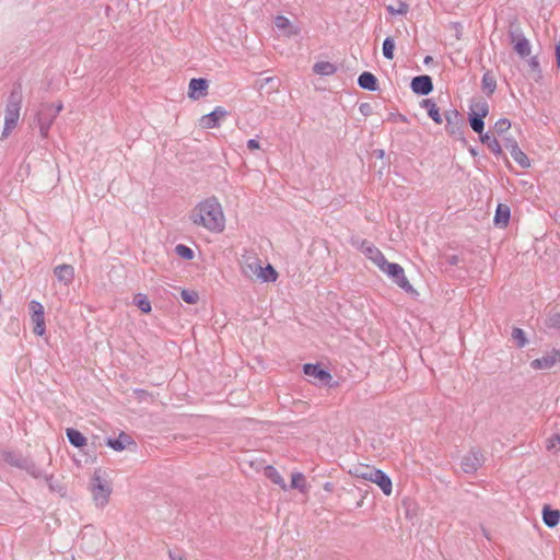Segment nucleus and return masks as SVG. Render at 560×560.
I'll return each instance as SVG.
<instances>
[{
    "instance_id": "obj_37",
    "label": "nucleus",
    "mask_w": 560,
    "mask_h": 560,
    "mask_svg": "<svg viewBox=\"0 0 560 560\" xmlns=\"http://www.w3.org/2000/svg\"><path fill=\"white\" fill-rule=\"evenodd\" d=\"M394 50H395V40L393 37L387 36L383 42V47H382L383 56L386 59L392 60V59H394Z\"/></svg>"
},
{
    "instance_id": "obj_28",
    "label": "nucleus",
    "mask_w": 560,
    "mask_h": 560,
    "mask_svg": "<svg viewBox=\"0 0 560 560\" xmlns=\"http://www.w3.org/2000/svg\"><path fill=\"white\" fill-rule=\"evenodd\" d=\"M481 89L487 96H491L494 93L497 89V80L490 71L483 73L481 79Z\"/></svg>"
},
{
    "instance_id": "obj_8",
    "label": "nucleus",
    "mask_w": 560,
    "mask_h": 560,
    "mask_svg": "<svg viewBox=\"0 0 560 560\" xmlns=\"http://www.w3.org/2000/svg\"><path fill=\"white\" fill-rule=\"evenodd\" d=\"M57 116H55L48 105H45L44 103L40 104V107L36 114V124L39 128V133L42 138H47L49 133V129L51 125L54 124Z\"/></svg>"
},
{
    "instance_id": "obj_60",
    "label": "nucleus",
    "mask_w": 560,
    "mask_h": 560,
    "mask_svg": "<svg viewBox=\"0 0 560 560\" xmlns=\"http://www.w3.org/2000/svg\"><path fill=\"white\" fill-rule=\"evenodd\" d=\"M271 81H273V79H272V78H266V79L264 80V83H265V84H268V83H270Z\"/></svg>"
},
{
    "instance_id": "obj_34",
    "label": "nucleus",
    "mask_w": 560,
    "mask_h": 560,
    "mask_svg": "<svg viewBox=\"0 0 560 560\" xmlns=\"http://www.w3.org/2000/svg\"><path fill=\"white\" fill-rule=\"evenodd\" d=\"M133 303L141 312L145 314L150 313L152 310L151 302L149 301L148 296L143 293L136 294Z\"/></svg>"
},
{
    "instance_id": "obj_13",
    "label": "nucleus",
    "mask_w": 560,
    "mask_h": 560,
    "mask_svg": "<svg viewBox=\"0 0 560 560\" xmlns=\"http://www.w3.org/2000/svg\"><path fill=\"white\" fill-rule=\"evenodd\" d=\"M303 372L306 376L314 377L323 384H327L331 380V374L329 373V371L323 369L318 363L304 364Z\"/></svg>"
},
{
    "instance_id": "obj_4",
    "label": "nucleus",
    "mask_w": 560,
    "mask_h": 560,
    "mask_svg": "<svg viewBox=\"0 0 560 560\" xmlns=\"http://www.w3.org/2000/svg\"><path fill=\"white\" fill-rule=\"evenodd\" d=\"M380 269L386 273L394 283H396L400 289L410 294H416L417 291L410 284L409 280L405 276L404 268L397 262H389L387 259L385 264L380 266Z\"/></svg>"
},
{
    "instance_id": "obj_24",
    "label": "nucleus",
    "mask_w": 560,
    "mask_h": 560,
    "mask_svg": "<svg viewBox=\"0 0 560 560\" xmlns=\"http://www.w3.org/2000/svg\"><path fill=\"white\" fill-rule=\"evenodd\" d=\"M26 456H23L19 452L14 451H3L1 453V458L9 464L12 467L20 468L22 466V463Z\"/></svg>"
},
{
    "instance_id": "obj_55",
    "label": "nucleus",
    "mask_w": 560,
    "mask_h": 560,
    "mask_svg": "<svg viewBox=\"0 0 560 560\" xmlns=\"http://www.w3.org/2000/svg\"><path fill=\"white\" fill-rule=\"evenodd\" d=\"M555 442H557L560 445V434H555L550 440L548 444V448H552L556 446Z\"/></svg>"
},
{
    "instance_id": "obj_18",
    "label": "nucleus",
    "mask_w": 560,
    "mask_h": 560,
    "mask_svg": "<svg viewBox=\"0 0 560 560\" xmlns=\"http://www.w3.org/2000/svg\"><path fill=\"white\" fill-rule=\"evenodd\" d=\"M54 273L58 281L66 285L70 284L74 279V268L68 264L58 265L54 269Z\"/></svg>"
},
{
    "instance_id": "obj_33",
    "label": "nucleus",
    "mask_w": 560,
    "mask_h": 560,
    "mask_svg": "<svg viewBox=\"0 0 560 560\" xmlns=\"http://www.w3.org/2000/svg\"><path fill=\"white\" fill-rule=\"evenodd\" d=\"M513 49L523 59L528 57L532 52V46L528 39H521L515 42Z\"/></svg>"
},
{
    "instance_id": "obj_43",
    "label": "nucleus",
    "mask_w": 560,
    "mask_h": 560,
    "mask_svg": "<svg viewBox=\"0 0 560 560\" xmlns=\"http://www.w3.org/2000/svg\"><path fill=\"white\" fill-rule=\"evenodd\" d=\"M546 326L548 328H560V311L549 314V316L546 319Z\"/></svg>"
},
{
    "instance_id": "obj_62",
    "label": "nucleus",
    "mask_w": 560,
    "mask_h": 560,
    "mask_svg": "<svg viewBox=\"0 0 560 560\" xmlns=\"http://www.w3.org/2000/svg\"><path fill=\"white\" fill-rule=\"evenodd\" d=\"M384 151L377 152V155L383 156Z\"/></svg>"
},
{
    "instance_id": "obj_27",
    "label": "nucleus",
    "mask_w": 560,
    "mask_h": 560,
    "mask_svg": "<svg viewBox=\"0 0 560 560\" xmlns=\"http://www.w3.org/2000/svg\"><path fill=\"white\" fill-rule=\"evenodd\" d=\"M243 272L245 276L252 278L253 276L257 277L258 270L260 269V260L257 257H248L243 267Z\"/></svg>"
},
{
    "instance_id": "obj_39",
    "label": "nucleus",
    "mask_w": 560,
    "mask_h": 560,
    "mask_svg": "<svg viewBox=\"0 0 560 560\" xmlns=\"http://www.w3.org/2000/svg\"><path fill=\"white\" fill-rule=\"evenodd\" d=\"M512 339L515 341L518 348H524L528 340L525 336V332L522 328L514 327L512 330Z\"/></svg>"
},
{
    "instance_id": "obj_49",
    "label": "nucleus",
    "mask_w": 560,
    "mask_h": 560,
    "mask_svg": "<svg viewBox=\"0 0 560 560\" xmlns=\"http://www.w3.org/2000/svg\"><path fill=\"white\" fill-rule=\"evenodd\" d=\"M504 147L510 151V153H512V150L514 148H515V150H517L520 148L516 140L513 138H506L504 140Z\"/></svg>"
},
{
    "instance_id": "obj_40",
    "label": "nucleus",
    "mask_w": 560,
    "mask_h": 560,
    "mask_svg": "<svg viewBox=\"0 0 560 560\" xmlns=\"http://www.w3.org/2000/svg\"><path fill=\"white\" fill-rule=\"evenodd\" d=\"M175 253L185 260H191L194 258V250L184 244H178L175 246Z\"/></svg>"
},
{
    "instance_id": "obj_51",
    "label": "nucleus",
    "mask_w": 560,
    "mask_h": 560,
    "mask_svg": "<svg viewBox=\"0 0 560 560\" xmlns=\"http://www.w3.org/2000/svg\"><path fill=\"white\" fill-rule=\"evenodd\" d=\"M247 148L249 150H257L260 148L259 141L257 139H249L247 141Z\"/></svg>"
},
{
    "instance_id": "obj_32",
    "label": "nucleus",
    "mask_w": 560,
    "mask_h": 560,
    "mask_svg": "<svg viewBox=\"0 0 560 560\" xmlns=\"http://www.w3.org/2000/svg\"><path fill=\"white\" fill-rule=\"evenodd\" d=\"M266 476L276 485H278L282 490H287L288 486L283 479V477L279 474V471L273 466H267Z\"/></svg>"
},
{
    "instance_id": "obj_57",
    "label": "nucleus",
    "mask_w": 560,
    "mask_h": 560,
    "mask_svg": "<svg viewBox=\"0 0 560 560\" xmlns=\"http://www.w3.org/2000/svg\"><path fill=\"white\" fill-rule=\"evenodd\" d=\"M168 557L171 560H183L180 555L172 550L168 551Z\"/></svg>"
},
{
    "instance_id": "obj_9",
    "label": "nucleus",
    "mask_w": 560,
    "mask_h": 560,
    "mask_svg": "<svg viewBox=\"0 0 560 560\" xmlns=\"http://www.w3.org/2000/svg\"><path fill=\"white\" fill-rule=\"evenodd\" d=\"M483 455L478 450H471L468 454H466L460 462L462 470L465 474L472 475L475 474L483 464Z\"/></svg>"
},
{
    "instance_id": "obj_17",
    "label": "nucleus",
    "mask_w": 560,
    "mask_h": 560,
    "mask_svg": "<svg viewBox=\"0 0 560 560\" xmlns=\"http://www.w3.org/2000/svg\"><path fill=\"white\" fill-rule=\"evenodd\" d=\"M358 85L370 92H375L380 89L377 78L370 71H364L359 75Z\"/></svg>"
},
{
    "instance_id": "obj_6",
    "label": "nucleus",
    "mask_w": 560,
    "mask_h": 560,
    "mask_svg": "<svg viewBox=\"0 0 560 560\" xmlns=\"http://www.w3.org/2000/svg\"><path fill=\"white\" fill-rule=\"evenodd\" d=\"M444 118L446 120V132L451 137H454L466 143V138L464 135L465 121L463 115L457 109L452 108L444 113Z\"/></svg>"
},
{
    "instance_id": "obj_52",
    "label": "nucleus",
    "mask_w": 560,
    "mask_h": 560,
    "mask_svg": "<svg viewBox=\"0 0 560 560\" xmlns=\"http://www.w3.org/2000/svg\"><path fill=\"white\" fill-rule=\"evenodd\" d=\"M135 394L139 399H147L150 394L145 389L137 388L135 389Z\"/></svg>"
},
{
    "instance_id": "obj_23",
    "label": "nucleus",
    "mask_w": 560,
    "mask_h": 560,
    "mask_svg": "<svg viewBox=\"0 0 560 560\" xmlns=\"http://www.w3.org/2000/svg\"><path fill=\"white\" fill-rule=\"evenodd\" d=\"M68 441L74 447H83L86 445V438L77 429L68 428L66 431Z\"/></svg>"
},
{
    "instance_id": "obj_36",
    "label": "nucleus",
    "mask_w": 560,
    "mask_h": 560,
    "mask_svg": "<svg viewBox=\"0 0 560 560\" xmlns=\"http://www.w3.org/2000/svg\"><path fill=\"white\" fill-rule=\"evenodd\" d=\"M511 156L514 159V161L523 168L530 167V161L528 156L518 148L515 150V148L512 150Z\"/></svg>"
},
{
    "instance_id": "obj_15",
    "label": "nucleus",
    "mask_w": 560,
    "mask_h": 560,
    "mask_svg": "<svg viewBox=\"0 0 560 560\" xmlns=\"http://www.w3.org/2000/svg\"><path fill=\"white\" fill-rule=\"evenodd\" d=\"M208 80L203 78H192L188 86V96L191 100H198L201 96L207 95L208 92Z\"/></svg>"
},
{
    "instance_id": "obj_11",
    "label": "nucleus",
    "mask_w": 560,
    "mask_h": 560,
    "mask_svg": "<svg viewBox=\"0 0 560 560\" xmlns=\"http://www.w3.org/2000/svg\"><path fill=\"white\" fill-rule=\"evenodd\" d=\"M433 88L432 78L428 74L417 75L410 82L411 91L419 96L429 95Z\"/></svg>"
},
{
    "instance_id": "obj_30",
    "label": "nucleus",
    "mask_w": 560,
    "mask_h": 560,
    "mask_svg": "<svg viewBox=\"0 0 560 560\" xmlns=\"http://www.w3.org/2000/svg\"><path fill=\"white\" fill-rule=\"evenodd\" d=\"M20 469L25 470L28 475L34 478H42L45 474H43L42 469L30 458L25 457Z\"/></svg>"
},
{
    "instance_id": "obj_56",
    "label": "nucleus",
    "mask_w": 560,
    "mask_h": 560,
    "mask_svg": "<svg viewBox=\"0 0 560 560\" xmlns=\"http://www.w3.org/2000/svg\"><path fill=\"white\" fill-rule=\"evenodd\" d=\"M459 262V258L457 255H451L450 257H447V264L451 265V266H455Z\"/></svg>"
},
{
    "instance_id": "obj_19",
    "label": "nucleus",
    "mask_w": 560,
    "mask_h": 560,
    "mask_svg": "<svg viewBox=\"0 0 560 560\" xmlns=\"http://www.w3.org/2000/svg\"><path fill=\"white\" fill-rule=\"evenodd\" d=\"M105 444L116 452H121L128 444H135V442L128 434L121 432L118 438H107Z\"/></svg>"
},
{
    "instance_id": "obj_46",
    "label": "nucleus",
    "mask_w": 560,
    "mask_h": 560,
    "mask_svg": "<svg viewBox=\"0 0 560 560\" xmlns=\"http://www.w3.org/2000/svg\"><path fill=\"white\" fill-rule=\"evenodd\" d=\"M275 25L279 28V30H284L287 27H289L291 25V22L290 20L284 16V15H278L276 19H275Z\"/></svg>"
},
{
    "instance_id": "obj_14",
    "label": "nucleus",
    "mask_w": 560,
    "mask_h": 560,
    "mask_svg": "<svg viewBox=\"0 0 560 560\" xmlns=\"http://www.w3.org/2000/svg\"><path fill=\"white\" fill-rule=\"evenodd\" d=\"M226 115L228 112L223 107L217 106L211 113L201 117L200 125L207 129L215 128L219 126L220 120Z\"/></svg>"
},
{
    "instance_id": "obj_50",
    "label": "nucleus",
    "mask_w": 560,
    "mask_h": 560,
    "mask_svg": "<svg viewBox=\"0 0 560 560\" xmlns=\"http://www.w3.org/2000/svg\"><path fill=\"white\" fill-rule=\"evenodd\" d=\"M389 119H393L395 121H401V122L408 121L407 117L402 114H390Z\"/></svg>"
},
{
    "instance_id": "obj_12",
    "label": "nucleus",
    "mask_w": 560,
    "mask_h": 560,
    "mask_svg": "<svg viewBox=\"0 0 560 560\" xmlns=\"http://www.w3.org/2000/svg\"><path fill=\"white\" fill-rule=\"evenodd\" d=\"M558 362H560V349H552L550 353L533 360L530 368L533 370H549Z\"/></svg>"
},
{
    "instance_id": "obj_63",
    "label": "nucleus",
    "mask_w": 560,
    "mask_h": 560,
    "mask_svg": "<svg viewBox=\"0 0 560 560\" xmlns=\"http://www.w3.org/2000/svg\"><path fill=\"white\" fill-rule=\"evenodd\" d=\"M456 37H457V39H460V34L456 33Z\"/></svg>"
},
{
    "instance_id": "obj_53",
    "label": "nucleus",
    "mask_w": 560,
    "mask_h": 560,
    "mask_svg": "<svg viewBox=\"0 0 560 560\" xmlns=\"http://www.w3.org/2000/svg\"><path fill=\"white\" fill-rule=\"evenodd\" d=\"M555 57L557 67L560 68V40L555 46Z\"/></svg>"
},
{
    "instance_id": "obj_22",
    "label": "nucleus",
    "mask_w": 560,
    "mask_h": 560,
    "mask_svg": "<svg viewBox=\"0 0 560 560\" xmlns=\"http://www.w3.org/2000/svg\"><path fill=\"white\" fill-rule=\"evenodd\" d=\"M542 521L547 527L553 528L560 522V512L551 509L549 505H545L542 509Z\"/></svg>"
},
{
    "instance_id": "obj_59",
    "label": "nucleus",
    "mask_w": 560,
    "mask_h": 560,
    "mask_svg": "<svg viewBox=\"0 0 560 560\" xmlns=\"http://www.w3.org/2000/svg\"><path fill=\"white\" fill-rule=\"evenodd\" d=\"M469 153L472 155V156H477V150L472 147L469 148Z\"/></svg>"
},
{
    "instance_id": "obj_3",
    "label": "nucleus",
    "mask_w": 560,
    "mask_h": 560,
    "mask_svg": "<svg viewBox=\"0 0 560 560\" xmlns=\"http://www.w3.org/2000/svg\"><path fill=\"white\" fill-rule=\"evenodd\" d=\"M90 490L93 494V500L95 501L96 505L104 506L107 504L112 493V488L103 478V471L101 469H95L90 481Z\"/></svg>"
},
{
    "instance_id": "obj_16",
    "label": "nucleus",
    "mask_w": 560,
    "mask_h": 560,
    "mask_svg": "<svg viewBox=\"0 0 560 560\" xmlns=\"http://www.w3.org/2000/svg\"><path fill=\"white\" fill-rule=\"evenodd\" d=\"M361 249L365 254V256L371 259L378 268L382 264H385L384 254L375 247L372 243L368 241H362Z\"/></svg>"
},
{
    "instance_id": "obj_20",
    "label": "nucleus",
    "mask_w": 560,
    "mask_h": 560,
    "mask_svg": "<svg viewBox=\"0 0 560 560\" xmlns=\"http://www.w3.org/2000/svg\"><path fill=\"white\" fill-rule=\"evenodd\" d=\"M420 106L428 110V116L438 125L443 122V116L440 113L435 102L431 98H424L421 101Z\"/></svg>"
},
{
    "instance_id": "obj_1",
    "label": "nucleus",
    "mask_w": 560,
    "mask_h": 560,
    "mask_svg": "<svg viewBox=\"0 0 560 560\" xmlns=\"http://www.w3.org/2000/svg\"><path fill=\"white\" fill-rule=\"evenodd\" d=\"M189 220L212 233H221L225 228L223 209L218 198L212 196L198 202L189 214Z\"/></svg>"
},
{
    "instance_id": "obj_25",
    "label": "nucleus",
    "mask_w": 560,
    "mask_h": 560,
    "mask_svg": "<svg viewBox=\"0 0 560 560\" xmlns=\"http://www.w3.org/2000/svg\"><path fill=\"white\" fill-rule=\"evenodd\" d=\"M337 71V67L329 61H318L313 66V72L318 75H332Z\"/></svg>"
},
{
    "instance_id": "obj_54",
    "label": "nucleus",
    "mask_w": 560,
    "mask_h": 560,
    "mask_svg": "<svg viewBox=\"0 0 560 560\" xmlns=\"http://www.w3.org/2000/svg\"><path fill=\"white\" fill-rule=\"evenodd\" d=\"M359 109L364 116H368L371 113V106L368 103H362Z\"/></svg>"
},
{
    "instance_id": "obj_58",
    "label": "nucleus",
    "mask_w": 560,
    "mask_h": 560,
    "mask_svg": "<svg viewBox=\"0 0 560 560\" xmlns=\"http://www.w3.org/2000/svg\"><path fill=\"white\" fill-rule=\"evenodd\" d=\"M423 62H424V65H429V63L433 62V58L431 56H425Z\"/></svg>"
},
{
    "instance_id": "obj_45",
    "label": "nucleus",
    "mask_w": 560,
    "mask_h": 560,
    "mask_svg": "<svg viewBox=\"0 0 560 560\" xmlns=\"http://www.w3.org/2000/svg\"><path fill=\"white\" fill-rule=\"evenodd\" d=\"M19 119H4V127L2 138H7L11 131L16 127Z\"/></svg>"
},
{
    "instance_id": "obj_31",
    "label": "nucleus",
    "mask_w": 560,
    "mask_h": 560,
    "mask_svg": "<svg viewBox=\"0 0 560 560\" xmlns=\"http://www.w3.org/2000/svg\"><path fill=\"white\" fill-rule=\"evenodd\" d=\"M508 36H509L510 44H512V45H514L515 42H517V40L527 39L525 37L520 24L516 21L510 23Z\"/></svg>"
},
{
    "instance_id": "obj_42",
    "label": "nucleus",
    "mask_w": 560,
    "mask_h": 560,
    "mask_svg": "<svg viewBox=\"0 0 560 560\" xmlns=\"http://www.w3.org/2000/svg\"><path fill=\"white\" fill-rule=\"evenodd\" d=\"M511 128V121L508 118H501L494 124V131L501 136Z\"/></svg>"
},
{
    "instance_id": "obj_7",
    "label": "nucleus",
    "mask_w": 560,
    "mask_h": 560,
    "mask_svg": "<svg viewBox=\"0 0 560 560\" xmlns=\"http://www.w3.org/2000/svg\"><path fill=\"white\" fill-rule=\"evenodd\" d=\"M22 97V85L16 83L8 97L4 119L20 118Z\"/></svg>"
},
{
    "instance_id": "obj_47",
    "label": "nucleus",
    "mask_w": 560,
    "mask_h": 560,
    "mask_svg": "<svg viewBox=\"0 0 560 560\" xmlns=\"http://www.w3.org/2000/svg\"><path fill=\"white\" fill-rule=\"evenodd\" d=\"M528 67L530 68V70L534 73H537L538 75H540L541 69H540V63H539L537 56L530 57V59L528 60Z\"/></svg>"
},
{
    "instance_id": "obj_41",
    "label": "nucleus",
    "mask_w": 560,
    "mask_h": 560,
    "mask_svg": "<svg viewBox=\"0 0 560 560\" xmlns=\"http://www.w3.org/2000/svg\"><path fill=\"white\" fill-rule=\"evenodd\" d=\"M180 298L188 304H196L199 300V294L194 290L184 289L180 291Z\"/></svg>"
},
{
    "instance_id": "obj_21",
    "label": "nucleus",
    "mask_w": 560,
    "mask_h": 560,
    "mask_svg": "<svg viewBox=\"0 0 560 560\" xmlns=\"http://www.w3.org/2000/svg\"><path fill=\"white\" fill-rule=\"evenodd\" d=\"M511 218L510 207L504 203H499L495 209L493 222L497 226H506Z\"/></svg>"
},
{
    "instance_id": "obj_29",
    "label": "nucleus",
    "mask_w": 560,
    "mask_h": 560,
    "mask_svg": "<svg viewBox=\"0 0 560 560\" xmlns=\"http://www.w3.org/2000/svg\"><path fill=\"white\" fill-rule=\"evenodd\" d=\"M257 278L261 282H275L278 278V272L270 264H268L266 267L260 266Z\"/></svg>"
},
{
    "instance_id": "obj_5",
    "label": "nucleus",
    "mask_w": 560,
    "mask_h": 560,
    "mask_svg": "<svg viewBox=\"0 0 560 560\" xmlns=\"http://www.w3.org/2000/svg\"><path fill=\"white\" fill-rule=\"evenodd\" d=\"M470 112L468 113V121L471 129L481 137L485 128L483 119L489 114V105L486 101H477L470 105Z\"/></svg>"
},
{
    "instance_id": "obj_48",
    "label": "nucleus",
    "mask_w": 560,
    "mask_h": 560,
    "mask_svg": "<svg viewBox=\"0 0 560 560\" xmlns=\"http://www.w3.org/2000/svg\"><path fill=\"white\" fill-rule=\"evenodd\" d=\"M45 105H48L49 106V109L50 112L55 115V116H58V114L62 110L63 108V105L61 102H58L57 104H52V103H44Z\"/></svg>"
},
{
    "instance_id": "obj_38",
    "label": "nucleus",
    "mask_w": 560,
    "mask_h": 560,
    "mask_svg": "<svg viewBox=\"0 0 560 560\" xmlns=\"http://www.w3.org/2000/svg\"><path fill=\"white\" fill-rule=\"evenodd\" d=\"M44 478L47 482V486L51 492L59 493L60 495H65V487L54 479L52 475H44Z\"/></svg>"
},
{
    "instance_id": "obj_44",
    "label": "nucleus",
    "mask_w": 560,
    "mask_h": 560,
    "mask_svg": "<svg viewBox=\"0 0 560 560\" xmlns=\"http://www.w3.org/2000/svg\"><path fill=\"white\" fill-rule=\"evenodd\" d=\"M408 10L409 5L406 2H399L397 8H394L393 5L387 7V11L394 15H406L408 13Z\"/></svg>"
},
{
    "instance_id": "obj_35",
    "label": "nucleus",
    "mask_w": 560,
    "mask_h": 560,
    "mask_svg": "<svg viewBox=\"0 0 560 560\" xmlns=\"http://www.w3.org/2000/svg\"><path fill=\"white\" fill-rule=\"evenodd\" d=\"M290 487L305 493L307 491L305 476L302 472L292 474Z\"/></svg>"
},
{
    "instance_id": "obj_2",
    "label": "nucleus",
    "mask_w": 560,
    "mask_h": 560,
    "mask_svg": "<svg viewBox=\"0 0 560 560\" xmlns=\"http://www.w3.org/2000/svg\"><path fill=\"white\" fill-rule=\"evenodd\" d=\"M355 476L364 480L376 483L385 495H390L393 483L389 476L381 469L362 465L355 468Z\"/></svg>"
},
{
    "instance_id": "obj_61",
    "label": "nucleus",
    "mask_w": 560,
    "mask_h": 560,
    "mask_svg": "<svg viewBox=\"0 0 560 560\" xmlns=\"http://www.w3.org/2000/svg\"><path fill=\"white\" fill-rule=\"evenodd\" d=\"M384 151L377 152V155L383 156Z\"/></svg>"
},
{
    "instance_id": "obj_10",
    "label": "nucleus",
    "mask_w": 560,
    "mask_h": 560,
    "mask_svg": "<svg viewBox=\"0 0 560 560\" xmlns=\"http://www.w3.org/2000/svg\"><path fill=\"white\" fill-rule=\"evenodd\" d=\"M30 311L32 312V322L34 324L33 332L37 336L45 334V312L44 306L38 301L30 302Z\"/></svg>"
},
{
    "instance_id": "obj_26",
    "label": "nucleus",
    "mask_w": 560,
    "mask_h": 560,
    "mask_svg": "<svg viewBox=\"0 0 560 560\" xmlns=\"http://www.w3.org/2000/svg\"><path fill=\"white\" fill-rule=\"evenodd\" d=\"M480 141L486 144L494 155H501L502 148L499 141L490 132L481 133Z\"/></svg>"
}]
</instances>
